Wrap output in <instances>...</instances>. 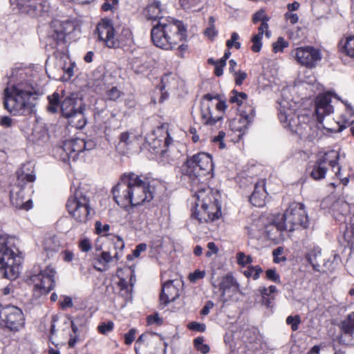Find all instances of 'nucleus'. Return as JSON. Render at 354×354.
Listing matches in <instances>:
<instances>
[{
    "label": "nucleus",
    "instance_id": "obj_19",
    "mask_svg": "<svg viewBox=\"0 0 354 354\" xmlns=\"http://www.w3.org/2000/svg\"><path fill=\"white\" fill-rule=\"evenodd\" d=\"M145 139L151 148L153 149H157L160 147L162 141H164V145L167 147H168L173 141L168 131L167 124H163L158 127L151 134L147 135Z\"/></svg>",
    "mask_w": 354,
    "mask_h": 354
},
{
    "label": "nucleus",
    "instance_id": "obj_32",
    "mask_svg": "<svg viewBox=\"0 0 354 354\" xmlns=\"http://www.w3.org/2000/svg\"><path fill=\"white\" fill-rule=\"evenodd\" d=\"M97 262L102 267L94 266L100 272L106 271L109 268V263L113 261L112 256L109 252L104 251L95 258Z\"/></svg>",
    "mask_w": 354,
    "mask_h": 354
},
{
    "label": "nucleus",
    "instance_id": "obj_11",
    "mask_svg": "<svg viewBox=\"0 0 354 354\" xmlns=\"http://www.w3.org/2000/svg\"><path fill=\"white\" fill-rule=\"evenodd\" d=\"M68 213L79 223H86L91 218L90 201L78 187L66 203Z\"/></svg>",
    "mask_w": 354,
    "mask_h": 354
},
{
    "label": "nucleus",
    "instance_id": "obj_58",
    "mask_svg": "<svg viewBox=\"0 0 354 354\" xmlns=\"http://www.w3.org/2000/svg\"><path fill=\"white\" fill-rule=\"evenodd\" d=\"M225 136V133L223 131H220L218 136H215L212 141L214 142H218L219 144L220 149H224L225 147V144L223 142V139Z\"/></svg>",
    "mask_w": 354,
    "mask_h": 354
},
{
    "label": "nucleus",
    "instance_id": "obj_24",
    "mask_svg": "<svg viewBox=\"0 0 354 354\" xmlns=\"http://www.w3.org/2000/svg\"><path fill=\"white\" fill-rule=\"evenodd\" d=\"M83 106L81 100L75 97L74 95H70L65 97L61 102L60 111L64 118L71 116V114L77 111Z\"/></svg>",
    "mask_w": 354,
    "mask_h": 354
},
{
    "label": "nucleus",
    "instance_id": "obj_25",
    "mask_svg": "<svg viewBox=\"0 0 354 354\" xmlns=\"http://www.w3.org/2000/svg\"><path fill=\"white\" fill-rule=\"evenodd\" d=\"M165 10L162 8L160 1L153 0L149 2L145 9L144 14L146 18L152 21H160L162 19H167L168 17H164Z\"/></svg>",
    "mask_w": 354,
    "mask_h": 354
},
{
    "label": "nucleus",
    "instance_id": "obj_2",
    "mask_svg": "<svg viewBox=\"0 0 354 354\" xmlns=\"http://www.w3.org/2000/svg\"><path fill=\"white\" fill-rule=\"evenodd\" d=\"M278 116L285 128L301 138L313 142L319 137V128L315 120L306 114H297L289 102H280Z\"/></svg>",
    "mask_w": 354,
    "mask_h": 354
},
{
    "label": "nucleus",
    "instance_id": "obj_5",
    "mask_svg": "<svg viewBox=\"0 0 354 354\" xmlns=\"http://www.w3.org/2000/svg\"><path fill=\"white\" fill-rule=\"evenodd\" d=\"M308 224V217L302 203H292L285 213L276 218L274 223L266 227V232L270 239H276L277 236L272 233L274 230L277 232L288 230L292 232L299 227L306 228Z\"/></svg>",
    "mask_w": 354,
    "mask_h": 354
},
{
    "label": "nucleus",
    "instance_id": "obj_50",
    "mask_svg": "<svg viewBox=\"0 0 354 354\" xmlns=\"http://www.w3.org/2000/svg\"><path fill=\"white\" fill-rule=\"evenodd\" d=\"M97 329L101 334L105 335L113 329V323L112 322H103L98 326Z\"/></svg>",
    "mask_w": 354,
    "mask_h": 354
},
{
    "label": "nucleus",
    "instance_id": "obj_13",
    "mask_svg": "<svg viewBox=\"0 0 354 354\" xmlns=\"http://www.w3.org/2000/svg\"><path fill=\"white\" fill-rule=\"evenodd\" d=\"M331 99L328 95H319L315 101L316 114L318 121L322 124L323 128L330 132L341 131L342 128L338 123L335 122L333 126L330 125L327 120L324 121L326 116L333 112V106L330 104Z\"/></svg>",
    "mask_w": 354,
    "mask_h": 354
},
{
    "label": "nucleus",
    "instance_id": "obj_14",
    "mask_svg": "<svg viewBox=\"0 0 354 354\" xmlns=\"http://www.w3.org/2000/svg\"><path fill=\"white\" fill-rule=\"evenodd\" d=\"M0 322L10 330H18L24 324L23 313L15 306H1Z\"/></svg>",
    "mask_w": 354,
    "mask_h": 354
},
{
    "label": "nucleus",
    "instance_id": "obj_30",
    "mask_svg": "<svg viewBox=\"0 0 354 354\" xmlns=\"http://www.w3.org/2000/svg\"><path fill=\"white\" fill-rule=\"evenodd\" d=\"M68 123L76 129H82L86 124V120L84 114V106L71 114V116L66 118Z\"/></svg>",
    "mask_w": 354,
    "mask_h": 354
},
{
    "label": "nucleus",
    "instance_id": "obj_42",
    "mask_svg": "<svg viewBox=\"0 0 354 354\" xmlns=\"http://www.w3.org/2000/svg\"><path fill=\"white\" fill-rule=\"evenodd\" d=\"M59 248V242L56 241L55 237L47 239L44 242V249L46 250L55 252Z\"/></svg>",
    "mask_w": 354,
    "mask_h": 354
},
{
    "label": "nucleus",
    "instance_id": "obj_26",
    "mask_svg": "<svg viewBox=\"0 0 354 354\" xmlns=\"http://www.w3.org/2000/svg\"><path fill=\"white\" fill-rule=\"evenodd\" d=\"M265 185L264 180H260L255 184L254 191L250 197V201L254 206L263 207L265 205L267 196Z\"/></svg>",
    "mask_w": 354,
    "mask_h": 354
},
{
    "label": "nucleus",
    "instance_id": "obj_45",
    "mask_svg": "<svg viewBox=\"0 0 354 354\" xmlns=\"http://www.w3.org/2000/svg\"><path fill=\"white\" fill-rule=\"evenodd\" d=\"M287 46L288 42L286 41L283 37H279L276 42L273 43L272 50L274 53H277L282 52Z\"/></svg>",
    "mask_w": 354,
    "mask_h": 354
},
{
    "label": "nucleus",
    "instance_id": "obj_17",
    "mask_svg": "<svg viewBox=\"0 0 354 354\" xmlns=\"http://www.w3.org/2000/svg\"><path fill=\"white\" fill-rule=\"evenodd\" d=\"M15 3L21 12L32 17H41L49 11L50 6L47 0H10Z\"/></svg>",
    "mask_w": 354,
    "mask_h": 354
},
{
    "label": "nucleus",
    "instance_id": "obj_29",
    "mask_svg": "<svg viewBox=\"0 0 354 354\" xmlns=\"http://www.w3.org/2000/svg\"><path fill=\"white\" fill-rule=\"evenodd\" d=\"M245 229L250 237L259 239L264 232V223L260 218L255 219L250 225H247Z\"/></svg>",
    "mask_w": 354,
    "mask_h": 354
},
{
    "label": "nucleus",
    "instance_id": "obj_36",
    "mask_svg": "<svg viewBox=\"0 0 354 354\" xmlns=\"http://www.w3.org/2000/svg\"><path fill=\"white\" fill-rule=\"evenodd\" d=\"M203 0H180V6L185 10L198 11L202 8Z\"/></svg>",
    "mask_w": 354,
    "mask_h": 354
},
{
    "label": "nucleus",
    "instance_id": "obj_1",
    "mask_svg": "<svg viewBox=\"0 0 354 354\" xmlns=\"http://www.w3.org/2000/svg\"><path fill=\"white\" fill-rule=\"evenodd\" d=\"M112 193L115 202L124 207L140 205L153 197L149 183L133 172L122 175Z\"/></svg>",
    "mask_w": 354,
    "mask_h": 354
},
{
    "label": "nucleus",
    "instance_id": "obj_53",
    "mask_svg": "<svg viewBox=\"0 0 354 354\" xmlns=\"http://www.w3.org/2000/svg\"><path fill=\"white\" fill-rule=\"evenodd\" d=\"M261 39L262 38L259 37V36H253L252 38V42L253 44L251 47L252 51L258 53L261 50L262 46Z\"/></svg>",
    "mask_w": 354,
    "mask_h": 354
},
{
    "label": "nucleus",
    "instance_id": "obj_21",
    "mask_svg": "<svg viewBox=\"0 0 354 354\" xmlns=\"http://www.w3.org/2000/svg\"><path fill=\"white\" fill-rule=\"evenodd\" d=\"M52 37L57 44H64L66 37L75 30L74 24L70 21H54L52 25Z\"/></svg>",
    "mask_w": 354,
    "mask_h": 354
},
{
    "label": "nucleus",
    "instance_id": "obj_57",
    "mask_svg": "<svg viewBox=\"0 0 354 354\" xmlns=\"http://www.w3.org/2000/svg\"><path fill=\"white\" fill-rule=\"evenodd\" d=\"M136 334V330L135 328H131L129 331L124 335V342L127 345H130L135 339V336Z\"/></svg>",
    "mask_w": 354,
    "mask_h": 354
},
{
    "label": "nucleus",
    "instance_id": "obj_15",
    "mask_svg": "<svg viewBox=\"0 0 354 354\" xmlns=\"http://www.w3.org/2000/svg\"><path fill=\"white\" fill-rule=\"evenodd\" d=\"M291 55L301 65L313 68L322 59L319 50L310 46H301L292 50Z\"/></svg>",
    "mask_w": 354,
    "mask_h": 354
},
{
    "label": "nucleus",
    "instance_id": "obj_56",
    "mask_svg": "<svg viewBox=\"0 0 354 354\" xmlns=\"http://www.w3.org/2000/svg\"><path fill=\"white\" fill-rule=\"evenodd\" d=\"M95 226L96 232L98 234H100L102 233L106 234L110 230V225L109 224L102 225V223L100 221H96Z\"/></svg>",
    "mask_w": 354,
    "mask_h": 354
},
{
    "label": "nucleus",
    "instance_id": "obj_41",
    "mask_svg": "<svg viewBox=\"0 0 354 354\" xmlns=\"http://www.w3.org/2000/svg\"><path fill=\"white\" fill-rule=\"evenodd\" d=\"M121 91L116 86H113L106 91L105 98L109 100L115 101L121 96Z\"/></svg>",
    "mask_w": 354,
    "mask_h": 354
},
{
    "label": "nucleus",
    "instance_id": "obj_20",
    "mask_svg": "<svg viewBox=\"0 0 354 354\" xmlns=\"http://www.w3.org/2000/svg\"><path fill=\"white\" fill-rule=\"evenodd\" d=\"M180 286V281L178 280H169L164 283L160 295V303L166 306L174 301L180 295L178 288Z\"/></svg>",
    "mask_w": 354,
    "mask_h": 354
},
{
    "label": "nucleus",
    "instance_id": "obj_8",
    "mask_svg": "<svg viewBox=\"0 0 354 354\" xmlns=\"http://www.w3.org/2000/svg\"><path fill=\"white\" fill-rule=\"evenodd\" d=\"M196 206L201 209H196L192 217L199 223H207L218 219L221 215L220 208L215 203V199L209 187L200 189L195 193Z\"/></svg>",
    "mask_w": 354,
    "mask_h": 354
},
{
    "label": "nucleus",
    "instance_id": "obj_60",
    "mask_svg": "<svg viewBox=\"0 0 354 354\" xmlns=\"http://www.w3.org/2000/svg\"><path fill=\"white\" fill-rule=\"evenodd\" d=\"M226 65V63H223L220 60L216 62V65L215 66L214 73L217 77H220L223 73V68Z\"/></svg>",
    "mask_w": 354,
    "mask_h": 354
},
{
    "label": "nucleus",
    "instance_id": "obj_51",
    "mask_svg": "<svg viewBox=\"0 0 354 354\" xmlns=\"http://www.w3.org/2000/svg\"><path fill=\"white\" fill-rule=\"evenodd\" d=\"M205 270H196L194 272L190 273L189 275V279L191 282L195 283L198 279H201L205 277Z\"/></svg>",
    "mask_w": 354,
    "mask_h": 354
},
{
    "label": "nucleus",
    "instance_id": "obj_3",
    "mask_svg": "<svg viewBox=\"0 0 354 354\" xmlns=\"http://www.w3.org/2000/svg\"><path fill=\"white\" fill-rule=\"evenodd\" d=\"M151 37L156 46L170 50L186 40L187 29L182 21L168 17L153 26Z\"/></svg>",
    "mask_w": 354,
    "mask_h": 354
},
{
    "label": "nucleus",
    "instance_id": "obj_18",
    "mask_svg": "<svg viewBox=\"0 0 354 354\" xmlns=\"http://www.w3.org/2000/svg\"><path fill=\"white\" fill-rule=\"evenodd\" d=\"M218 95L205 94L201 102V115L203 122L207 125H214L222 118L221 115H214L212 109L214 107V99H218Z\"/></svg>",
    "mask_w": 354,
    "mask_h": 354
},
{
    "label": "nucleus",
    "instance_id": "obj_22",
    "mask_svg": "<svg viewBox=\"0 0 354 354\" xmlns=\"http://www.w3.org/2000/svg\"><path fill=\"white\" fill-rule=\"evenodd\" d=\"M255 115L254 108L249 106L246 110H242L240 117L232 122L233 130L244 133L248 125L252 122Z\"/></svg>",
    "mask_w": 354,
    "mask_h": 354
},
{
    "label": "nucleus",
    "instance_id": "obj_4",
    "mask_svg": "<svg viewBox=\"0 0 354 354\" xmlns=\"http://www.w3.org/2000/svg\"><path fill=\"white\" fill-rule=\"evenodd\" d=\"M38 95L32 85L21 83L4 90V106L13 115H27L35 111L34 95Z\"/></svg>",
    "mask_w": 354,
    "mask_h": 354
},
{
    "label": "nucleus",
    "instance_id": "obj_38",
    "mask_svg": "<svg viewBox=\"0 0 354 354\" xmlns=\"http://www.w3.org/2000/svg\"><path fill=\"white\" fill-rule=\"evenodd\" d=\"M248 95L243 92H238L236 90H232L231 95L230 97V102L232 104H236L237 105H241L243 102L247 99Z\"/></svg>",
    "mask_w": 354,
    "mask_h": 354
},
{
    "label": "nucleus",
    "instance_id": "obj_49",
    "mask_svg": "<svg viewBox=\"0 0 354 354\" xmlns=\"http://www.w3.org/2000/svg\"><path fill=\"white\" fill-rule=\"evenodd\" d=\"M269 20V17L265 15L263 10H259V12H256L252 17V21L254 24H257L259 21L261 23L263 21H268Z\"/></svg>",
    "mask_w": 354,
    "mask_h": 354
},
{
    "label": "nucleus",
    "instance_id": "obj_9",
    "mask_svg": "<svg viewBox=\"0 0 354 354\" xmlns=\"http://www.w3.org/2000/svg\"><path fill=\"white\" fill-rule=\"evenodd\" d=\"M17 183L10 192V201L16 208L24 210H28L32 207V202L28 199L24 201V193L22 187L26 183H32L35 180V175L33 171L30 168V165H24L17 171Z\"/></svg>",
    "mask_w": 354,
    "mask_h": 354
},
{
    "label": "nucleus",
    "instance_id": "obj_31",
    "mask_svg": "<svg viewBox=\"0 0 354 354\" xmlns=\"http://www.w3.org/2000/svg\"><path fill=\"white\" fill-rule=\"evenodd\" d=\"M156 344L153 340V335L150 333H144L141 335L136 340L135 344V351L136 354H140L139 351L143 349L146 346H150L151 348Z\"/></svg>",
    "mask_w": 354,
    "mask_h": 354
},
{
    "label": "nucleus",
    "instance_id": "obj_35",
    "mask_svg": "<svg viewBox=\"0 0 354 354\" xmlns=\"http://www.w3.org/2000/svg\"><path fill=\"white\" fill-rule=\"evenodd\" d=\"M258 291L259 292L261 297V304L266 306L268 308H272L274 301L275 299L274 296L270 295L268 293H267L266 287L259 288Z\"/></svg>",
    "mask_w": 354,
    "mask_h": 354
},
{
    "label": "nucleus",
    "instance_id": "obj_46",
    "mask_svg": "<svg viewBox=\"0 0 354 354\" xmlns=\"http://www.w3.org/2000/svg\"><path fill=\"white\" fill-rule=\"evenodd\" d=\"M268 21H263L260 26L258 28V33L256 34V36H259L261 38H263V35L265 33L267 37H271V32L268 30Z\"/></svg>",
    "mask_w": 354,
    "mask_h": 354
},
{
    "label": "nucleus",
    "instance_id": "obj_6",
    "mask_svg": "<svg viewBox=\"0 0 354 354\" xmlns=\"http://www.w3.org/2000/svg\"><path fill=\"white\" fill-rule=\"evenodd\" d=\"M14 242L15 239L12 237L0 236V270L5 278L10 280L17 278L21 263Z\"/></svg>",
    "mask_w": 354,
    "mask_h": 354
},
{
    "label": "nucleus",
    "instance_id": "obj_34",
    "mask_svg": "<svg viewBox=\"0 0 354 354\" xmlns=\"http://www.w3.org/2000/svg\"><path fill=\"white\" fill-rule=\"evenodd\" d=\"M48 105L47 110L51 113H55L60 109V100L58 93H54L53 95L48 97Z\"/></svg>",
    "mask_w": 354,
    "mask_h": 354
},
{
    "label": "nucleus",
    "instance_id": "obj_16",
    "mask_svg": "<svg viewBox=\"0 0 354 354\" xmlns=\"http://www.w3.org/2000/svg\"><path fill=\"white\" fill-rule=\"evenodd\" d=\"M339 154L335 150L329 151L319 158L314 164L312 171H310L311 177L315 180H321L325 178L327 171V165L332 168L337 165V160Z\"/></svg>",
    "mask_w": 354,
    "mask_h": 354
},
{
    "label": "nucleus",
    "instance_id": "obj_23",
    "mask_svg": "<svg viewBox=\"0 0 354 354\" xmlns=\"http://www.w3.org/2000/svg\"><path fill=\"white\" fill-rule=\"evenodd\" d=\"M62 149L68 160H75L80 152L84 151V139L73 138L66 140Z\"/></svg>",
    "mask_w": 354,
    "mask_h": 354
},
{
    "label": "nucleus",
    "instance_id": "obj_12",
    "mask_svg": "<svg viewBox=\"0 0 354 354\" xmlns=\"http://www.w3.org/2000/svg\"><path fill=\"white\" fill-rule=\"evenodd\" d=\"M56 271L51 266L44 270H35L30 277V281L34 283V288L41 295H46L55 286V276Z\"/></svg>",
    "mask_w": 354,
    "mask_h": 354
},
{
    "label": "nucleus",
    "instance_id": "obj_33",
    "mask_svg": "<svg viewBox=\"0 0 354 354\" xmlns=\"http://www.w3.org/2000/svg\"><path fill=\"white\" fill-rule=\"evenodd\" d=\"M342 330L345 334H354V312L348 314L342 322Z\"/></svg>",
    "mask_w": 354,
    "mask_h": 354
},
{
    "label": "nucleus",
    "instance_id": "obj_64",
    "mask_svg": "<svg viewBox=\"0 0 354 354\" xmlns=\"http://www.w3.org/2000/svg\"><path fill=\"white\" fill-rule=\"evenodd\" d=\"M159 346L156 344L153 346L150 351V354H165V348L162 347L161 342H159Z\"/></svg>",
    "mask_w": 354,
    "mask_h": 354
},
{
    "label": "nucleus",
    "instance_id": "obj_28",
    "mask_svg": "<svg viewBox=\"0 0 354 354\" xmlns=\"http://www.w3.org/2000/svg\"><path fill=\"white\" fill-rule=\"evenodd\" d=\"M339 47L342 53L354 59V35L342 38L339 42Z\"/></svg>",
    "mask_w": 354,
    "mask_h": 354
},
{
    "label": "nucleus",
    "instance_id": "obj_27",
    "mask_svg": "<svg viewBox=\"0 0 354 354\" xmlns=\"http://www.w3.org/2000/svg\"><path fill=\"white\" fill-rule=\"evenodd\" d=\"M239 285L236 282V279L232 275H226L222 278L221 283H219L218 288L221 291V296L224 298L227 291L232 290L236 292L239 290Z\"/></svg>",
    "mask_w": 354,
    "mask_h": 354
},
{
    "label": "nucleus",
    "instance_id": "obj_61",
    "mask_svg": "<svg viewBox=\"0 0 354 354\" xmlns=\"http://www.w3.org/2000/svg\"><path fill=\"white\" fill-rule=\"evenodd\" d=\"M346 113L348 115V118L346 119V122L348 124H351L354 122V110L349 105L346 104Z\"/></svg>",
    "mask_w": 354,
    "mask_h": 354
},
{
    "label": "nucleus",
    "instance_id": "obj_55",
    "mask_svg": "<svg viewBox=\"0 0 354 354\" xmlns=\"http://www.w3.org/2000/svg\"><path fill=\"white\" fill-rule=\"evenodd\" d=\"M187 327L190 330L198 332H204L206 328V326L204 324H200L196 322H192L189 323Z\"/></svg>",
    "mask_w": 354,
    "mask_h": 354
},
{
    "label": "nucleus",
    "instance_id": "obj_40",
    "mask_svg": "<svg viewBox=\"0 0 354 354\" xmlns=\"http://www.w3.org/2000/svg\"><path fill=\"white\" fill-rule=\"evenodd\" d=\"M147 248V245L146 243H140L138 244L136 248L133 250L131 254H128L127 257V260L131 261L133 258H138L140 256L141 252H145Z\"/></svg>",
    "mask_w": 354,
    "mask_h": 354
},
{
    "label": "nucleus",
    "instance_id": "obj_54",
    "mask_svg": "<svg viewBox=\"0 0 354 354\" xmlns=\"http://www.w3.org/2000/svg\"><path fill=\"white\" fill-rule=\"evenodd\" d=\"M147 323L149 325L156 324L160 326L162 324V319L160 317L158 313L150 315L147 317Z\"/></svg>",
    "mask_w": 354,
    "mask_h": 354
},
{
    "label": "nucleus",
    "instance_id": "obj_48",
    "mask_svg": "<svg viewBox=\"0 0 354 354\" xmlns=\"http://www.w3.org/2000/svg\"><path fill=\"white\" fill-rule=\"evenodd\" d=\"M266 274L268 279L277 283H281L280 277L275 269L267 270L266 271Z\"/></svg>",
    "mask_w": 354,
    "mask_h": 354
},
{
    "label": "nucleus",
    "instance_id": "obj_62",
    "mask_svg": "<svg viewBox=\"0 0 354 354\" xmlns=\"http://www.w3.org/2000/svg\"><path fill=\"white\" fill-rule=\"evenodd\" d=\"M75 67V64L74 62H70V64L68 67L65 66H63V71L65 74L68 75V78H71L74 75V68Z\"/></svg>",
    "mask_w": 354,
    "mask_h": 354
},
{
    "label": "nucleus",
    "instance_id": "obj_47",
    "mask_svg": "<svg viewBox=\"0 0 354 354\" xmlns=\"http://www.w3.org/2000/svg\"><path fill=\"white\" fill-rule=\"evenodd\" d=\"M237 263L242 266H245L252 263V259L250 256H246L243 252H238L236 254Z\"/></svg>",
    "mask_w": 354,
    "mask_h": 354
},
{
    "label": "nucleus",
    "instance_id": "obj_7",
    "mask_svg": "<svg viewBox=\"0 0 354 354\" xmlns=\"http://www.w3.org/2000/svg\"><path fill=\"white\" fill-rule=\"evenodd\" d=\"M118 30L113 27L111 20L107 19H102L97 26L99 39L109 48L124 47L132 43L133 35L129 28H122L120 33L116 36L115 32Z\"/></svg>",
    "mask_w": 354,
    "mask_h": 354
},
{
    "label": "nucleus",
    "instance_id": "obj_43",
    "mask_svg": "<svg viewBox=\"0 0 354 354\" xmlns=\"http://www.w3.org/2000/svg\"><path fill=\"white\" fill-rule=\"evenodd\" d=\"M301 318L299 315H297L295 316H288L286 318V324L291 326V329L293 331H296L299 328V325L301 323Z\"/></svg>",
    "mask_w": 354,
    "mask_h": 354
},
{
    "label": "nucleus",
    "instance_id": "obj_10",
    "mask_svg": "<svg viewBox=\"0 0 354 354\" xmlns=\"http://www.w3.org/2000/svg\"><path fill=\"white\" fill-rule=\"evenodd\" d=\"M213 169L211 156L206 153H198L189 157L181 166L180 170L183 175L190 178L205 176Z\"/></svg>",
    "mask_w": 354,
    "mask_h": 354
},
{
    "label": "nucleus",
    "instance_id": "obj_37",
    "mask_svg": "<svg viewBox=\"0 0 354 354\" xmlns=\"http://www.w3.org/2000/svg\"><path fill=\"white\" fill-rule=\"evenodd\" d=\"M138 139L139 136L135 134L133 132L125 131L120 135V142L124 143L126 146L133 144Z\"/></svg>",
    "mask_w": 354,
    "mask_h": 354
},
{
    "label": "nucleus",
    "instance_id": "obj_52",
    "mask_svg": "<svg viewBox=\"0 0 354 354\" xmlns=\"http://www.w3.org/2000/svg\"><path fill=\"white\" fill-rule=\"evenodd\" d=\"M234 76L235 84L237 86H241L243 84V81L247 78L248 74L242 71H239L237 72H234L233 74Z\"/></svg>",
    "mask_w": 354,
    "mask_h": 354
},
{
    "label": "nucleus",
    "instance_id": "obj_59",
    "mask_svg": "<svg viewBox=\"0 0 354 354\" xmlns=\"http://www.w3.org/2000/svg\"><path fill=\"white\" fill-rule=\"evenodd\" d=\"M79 246L82 251L86 252L91 249V244L88 239H82L79 244Z\"/></svg>",
    "mask_w": 354,
    "mask_h": 354
},
{
    "label": "nucleus",
    "instance_id": "obj_44",
    "mask_svg": "<svg viewBox=\"0 0 354 354\" xmlns=\"http://www.w3.org/2000/svg\"><path fill=\"white\" fill-rule=\"evenodd\" d=\"M239 35L236 32H232L231 35V39L226 41V46L228 48L235 47L236 49L241 48V43L238 41Z\"/></svg>",
    "mask_w": 354,
    "mask_h": 354
},
{
    "label": "nucleus",
    "instance_id": "obj_63",
    "mask_svg": "<svg viewBox=\"0 0 354 354\" xmlns=\"http://www.w3.org/2000/svg\"><path fill=\"white\" fill-rule=\"evenodd\" d=\"M0 125L3 127H10L12 125V120L9 116H3L0 119Z\"/></svg>",
    "mask_w": 354,
    "mask_h": 354
},
{
    "label": "nucleus",
    "instance_id": "obj_39",
    "mask_svg": "<svg viewBox=\"0 0 354 354\" xmlns=\"http://www.w3.org/2000/svg\"><path fill=\"white\" fill-rule=\"evenodd\" d=\"M262 272H263V270L259 266H249L243 272V274L247 277H252L254 280H257L259 278L260 274Z\"/></svg>",
    "mask_w": 354,
    "mask_h": 354
}]
</instances>
